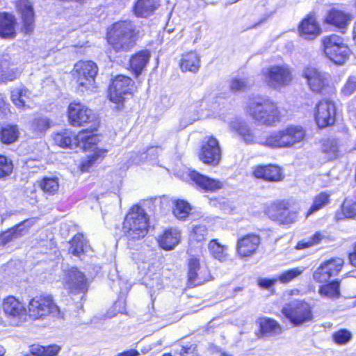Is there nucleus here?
<instances>
[{"label": "nucleus", "instance_id": "obj_35", "mask_svg": "<svg viewBox=\"0 0 356 356\" xmlns=\"http://www.w3.org/2000/svg\"><path fill=\"white\" fill-rule=\"evenodd\" d=\"M54 140L60 147L72 149L74 147H76L75 137L73 138L72 131L68 130L56 134L54 136Z\"/></svg>", "mask_w": 356, "mask_h": 356}, {"label": "nucleus", "instance_id": "obj_44", "mask_svg": "<svg viewBox=\"0 0 356 356\" xmlns=\"http://www.w3.org/2000/svg\"><path fill=\"white\" fill-rule=\"evenodd\" d=\"M106 151L105 149H95L92 154L88 156L87 159L81 163V170L83 172H88L91 166L97 161L104 157Z\"/></svg>", "mask_w": 356, "mask_h": 356}, {"label": "nucleus", "instance_id": "obj_29", "mask_svg": "<svg viewBox=\"0 0 356 356\" xmlns=\"http://www.w3.org/2000/svg\"><path fill=\"white\" fill-rule=\"evenodd\" d=\"M150 58L148 51H140L130 59V67L136 76H138L146 67Z\"/></svg>", "mask_w": 356, "mask_h": 356}, {"label": "nucleus", "instance_id": "obj_42", "mask_svg": "<svg viewBox=\"0 0 356 356\" xmlns=\"http://www.w3.org/2000/svg\"><path fill=\"white\" fill-rule=\"evenodd\" d=\"M202 117V110L195 111V107L192 106L181 118L179 129L186 128L187 126L200 120Z\"/></svg>", "mask_w": 356, "mask_h": 356}, {"label": "nucleus", "instance_id": "obj_52", "mask_svg": "<svg viewBox=\"0 0 356 356\" xmlns=\"http://www.w3.org/2000/svg\"><path fill=\"white\" fill-rule=\"evenodd\" d=\"M13 165L5 156L0 155V178L9 176L13 172Z\"/></svg>", "mask_w": 356, "mask_h": 356}, {"label": "nucleus", "instance_id": "obj_62", "mask_svg": "<svg viewBox=\"0 0 356 356\" xmlns=\"http://www.w3.org/2000/svg\"><path fill=\"white\" fill-rule=\"evenodd\" d=\"M316 13L315 11L310 12L300 22H316Z\"/></svg>", "mask_w": 356, "mask_h": 356}, {"label": "nucleus", "instance_id": "obj_21", "mask_svg": "<svg viewBox=\"0 0 356 356\" xmlns=\"http://www.w3.org/2000/svg\"><path fill=\"white\" fill-rule=\"evenodd\" d=\"M35 221L34 219L25 220L13 228L3 232L0 236V245H5L22 236L27 232L28 229L35 223Z\"/></svg>", "mask_w": 356, "mask_h": 356}, {"label": "nucleus", "instance_id": "obj_39", "mask_svg": "<svg viewBox=\"0 0 356 356\" xmlns=\"http://www.w3.org/2000/svg\"><path fill=\"white\" fill-rule=\"evenodd\" d=\"M86 248L87 243L84 236L82 234H77L72 240L69 252L74 256L79 257Z\"/></svg>", "mask_w": 356, "mask_h": 356}, {"label": "nucleus", "instance_id": "obj_20", "mask_svg": "<svg viewBox=\"0 0 356 356\" xmlns=\"http://www.w3.org/2000/svg\"><path fill=\"white\" fill-rule=\"evenodd\" d=\"M260 243V237L258 235L247 234L238 240L237 252L241 257H251L256 253Z\"/></svg>", "mask_w": 356, "mask_h": 356}, {"label": "nucleus", "instance_id": "obj_23", "mask_svg": "<svg viewBox=\"0 0 356 356\" xmlns=\"http://www.w3.org/2000/svg\"><path fill=\"white\" fill-rule=\"evenodd\" d=\"M252 174L254 177L268 181H279L283 179L281 169L273 165L256 166Z\"/></svg>", "mask_w": 356, "mask_h": 356}, {"label": "nucleus", "instance_id": "obj_27", "mask_svg": "<svg viewBox=\"0 0 356 356\" xmlns=\"http://www.w3.org/2000/svg\"><path fill=\"white\" fill-rule=\"evenodd\" d=\"M159 6V0H138L134 7L135 15L139 17H147L152 15Z\"/></svg>", "mask_w": 356, "mask_h": 356}, {"label": "nucleus", "instance_id": "obj_56", "mask_svg": "<svg viewBox=\"0 0 356 356\" xmlns=\"http://www.w3.org/2000/svg\"><path fill=\"white\" fill-rule=\"evenodd\" d=\"M356 91V76H350L341 89V93L350 96Z\"/></svg>", "mask_w": 356, "mask_h": 356}, {"label": "nucleus", "instance_id": "obj_50", "mask_svg": "<svg viewBox=\"0 0 356 356\" xmlns=\"http://www.w3.org/2000/svg\"><path fill=\"white\" fill-rule=\"evenodd\" d=\"M342 211L346 218H356V199H346L342 204Z\"/></svg>", "mask_w": 356, "mask_h": 356}, {"label": "nucleus", "instance_id": "obj_47", "mask_svg": "<svg viewBox=\"0 0 356 356\" xmlns=\"http://www.w3.org/2000/svg\"><path fill=\"white\" fill-rule=\"evenodd\" d=\"M191 208L189 204L184 200H177L173 208L174 215L182 220L188 216Z\"/></svg>", "mask_w": 356, "mask_h": 356}, {"label": "nucleus", "instance_id": "obj_22", "mask_svg": "<svg viewBox=\"0 0 356 356\" xmlns=\"http://www.w3.org/2000/svg\"><path fill=\"white\" fill-rule=\"evenodd\" d=\"M188 175L191 179L205 192H215L223 186L219 180L210 178L195 170L191 171Z\"/></svg>", "mask_w": 356, "mask_h": 356}, {"label": "nucleus", "instance_id": "obj_37", "mask_svg": "<svg viewBox=\"0 0 356 356\" xmlns=\"http://www.w3.org/2000/svg\"><path fill=\"white\" fill-rule=\"evenodd\" d=\"M17 8L22 16L23 22H32L34 19L33 5L29 0H19Z\"/></svg>", "mask_w": 356, "mask_h": 356}, {"label": "nucleus", "instance_id": "obj_60", "mask_svg": "<svg viewBox=\"0 0 356 356\" xmlns=\"http://www.w3.org/2000/svg\"><path fill=\"white\" fill-rule=\"evenodd\" d=\"M195 347L191 346L190 347L183 346L181 348L180 354L182 356H194Z\"/></svg>", "mask_w": 356, "mask_h": 356}, {"label": "nucleus", "instance_id": "obj_59", "mask_svg": "<svg viewBox=\"0 0 356 356\" xmlns=\"http://www.w3.org/2000/svg\"><path fill=\"white\" fill-rule=\"evenodd\" d=\"M0 22H15V16L6 12L0 13Z\"/></svg>", "mask_w": 356, "mask_h": 356}, {"label": "nucleus", "instance_id": "obj_4", "mask_svg": "<svg viewBox=\"0 0 356 356\" xmlns=\"http://www.w3.org/2000/svg\"><path fill=\"white\" fill-rule=\"evenodd\" d=\"M26 314L33 320H42L48 316L61 319L64 318L63 312L49 294H41L31 298L27 306Z\"/></svg>", "mask_w": 356, "mask_h": 356}, {"label": "nucleus", "instance_id": "obj_1", "mask_svg": "<svg viewBox=\"0 0 356 356\" xmlns=\"http://www.w3.org/2000/svg\"><path fill=\"white\" fill-rule=\"evenodd\" d=\"M245 111L258 124L273 127L281 121V112L275 102L265 97H254L248 100Z\"/></svg>", "mask_w": 356, "mask_h": 356}, {"label": "nucleus", "instance_id": "obj_30", "mask_svg": "<svg viewBox=\"0 0 356 356\" xmlns=\"http://www.w3.org/2000/svg\"><path fill=\"white\" fill-rule=\"evenodd\" d=\"M260 332L261 336L271 337L282 333L280 325L275 320L263 318L259 320Z\"/></svg>", "mask_w": 356, "mask_h": 356}, {"label": "nucleus", "instance_id": "obj_32", "mask_svg": "<svg viewBox=\"0 0 356 356\" xmlns=\"http://www.w3.org/2000/svg\"><path fill=\"white\" fill-rule=\"evenodd\" d=\"M200 57L196 52L191 51L182 56L181 69L184 72H196L200 67Z\"/></svg>", "mask_w": 356, "mask_h": 356}, {"label": "nucleus", "instance_id": "obj_57", "mask_svg": "<svg viewBox=\"0 0 356 356\" xmlns=\"http://www.w3.org/2000/svg\"><path fill=\"white\" fill-rule=\"evenodd\" d=\"M207 234V229L204 225H196L193 227L191 237L197 242H202L205 239Z\"/></svg>", "mask_w": 356, "mask_h": 356}, {"label": "nucleus", "instance_id": "obj_16", "mask_svg": "<svg viewBox=\"0 0 356 356\" xmlns=\"http://www.w3.org/2000/svg\"><path fill=\"white\" fill-rule=\"evenodd\" d=\"M188 282L191 286H195L203 284L208 281L209 275L207 270H201L200 255L193 254L192 250L188 249Z\"/></svg>", "mask_w": 356, "mask_h": 356}, {"label": "nucleus", "instance_id": "obj_53", "mask_svg": "<svg viewBox=\"0 0 356 356\" xmlns=\"http://www.w3.org/2000/svg\"><path fill=\"white\" fill-rule=\"evenodd\" d=\"M332 337L336 343L343 345L350 340L352 334L348 330L341 329L334 332Z\"/></svg>", "mask_w": 356, "mask_h": 356}, {"label": "nucleus", "instance_id": "obj_64", "mask_svg": "<svg viewBox=\"0 0 356 356\" xmlns=\"http://www.w3.org/2000/svg\"><path fill=\"white\" fill-rule=\"evenodd\" d=\"M158 150H159L158 147H150V148H149L147 149V153H145V152L143 153L140 155V157L143 158H143H147V154L157 153Z\"/></svg>", "mask_w": 356, "mask_h": 356}, {"label": "nucleus", "instance_id": "obj_11", "mask_svg": "<svg viewBox=\"0 0 356 356\" xmlns=\"http://www.w3.org/2000/svg\"><path fill=\"white\" fill-rule=\"evenodd\" d=\"M133 88L134 81L128 76L118 75L113 80L109 87V99L118 104L117 109H121L125 99L124 95L131 94Z\"/></svg>", "mask_w": 356, "mask_h": 356}, {"label": "nucleus", "instance_id": "obj_31", "mask_svg": "<svg viewBox=\"0 0 356 356\" xmlns=\"http://www.w3.org/2000/svg\"><path fill=\"white\" fill-rule=\"evenodd\" d=\"M354 19L353 15L338 7H332L327 11L324 22H348Z\"/></svg>", "mask_w": 356, "mask_h": 356}, {"label": "nucleus", "instance_id": "obj_24", "mask_svg": "<svg viewBox=\"0 0 356 356\" xmlns=\"http://www.w3.org/2000/svg\"><path fill=\"white\" fill-rule=\"evenodd\" d=\"M18 76L15 65L8 54L0 56V83L15 80Z\"/></svg>", "mask_w": 356, "mask_h": 356}, {"label": "nucleus", "instance_id": "obj_63", "mask_svg": "<svg viewBox=\"0 0 356 356\" xmlns=\"http://www.w3.org/2000/svg\"><path fill=\"white\" fill-rule=\"evenodd\" d=\"M349 260L353 266H356V243L354 248V251L349 254Z\"/></svg>", "mask_w": 356, "mask_h": 356}, {"label": "nucleus", "instance_id": "obj_12", "mask_svg": "<svg viewBox=\"0 0 356 356\" xmlns=\"http://www.w3.org/2000/svg\"><path fill=\"white\" fill-rule=\"evenodd\" d=\"M289 204L286 201H276L266 205L265 213L273 220L282 224H290L296 220L297 213L289 211Z\"/></svg>", "mask_w": 356, "mask_h": 356}, {"label": "nucleus", "instance_id": "obj_25", "mask_svg": "<svg viewBox=\"0 0 356 356\" xmlns=\"http://www.w3.org/2000/svg\"><path fill=\"white\" fill-rule=\"evenodd\" d=\"M229 127L232 130L237 132L247 143H257L259 144L258 140L264 138H256L248 124L241 120L236 119L232 121Z\"/></svg>", "mask_w": 356, "mask_h": 356}, {"label": "nucleus", "instance_id": "obj_14", "mask_svg": "<svg viewBox=\"0 0 356 356\" xmlns=\"http://www.w3.org/2000/svg\"><path fill=\"white\" fill-rule=\"evenodd\" d=\"M200 159L206 164L216 165L221 159V149L218 140L213 136H206L199 153Z\"/></svg>", "mask_w": 356, "mask_h": 356}, {"label": "nucleus", "instance_id": "obj_7", "mask_svg": "<svg viewBox=\"0 0 356 356\" xmlns=\"http://www.w3.org/2000/svg\"><path fill=\"white\" fill-rule=\"evenodd\" d=\"M98 67L91 60L79 61L74 67V76L76 79L78 89L81 91H92L96 88L95 76Z\"/></svg>", "mask_w": 356, "mask_h": 356}, {"label": "nucleus", "instance_id": "obj_46", "mask_svg": "<svg viewBox=\"0 0 356 356\" xmlns=\"http://www.w3.org/2000/svg\"><path fill=\"white\" fill-rule=\"evenodd\" d=\"M18 136V128L16 125H8L1 129V139L3 143H13L17 139Z\"/></svg>", "mask_w": 356, "mask_h": 356}, {"label": "nucleus", "instance_id": "obj_26", "mask_svg": "<svg viewBox=\"0 0 356 356\" xmlns=\"http://www.w3.org/2000/svg\"><path fill=\"white\" fill-rule=\"evenodd\" d=\"M180 237V232L178 229L170 228L159 236L158 243L163 250H171L179 244Z\"/></svg>", "mask_w": 356, "mask_h": 356}, {"label": "nucleus", "instance_id": "obj_40", "mask_svg": "<svg viewBox=\"0 0 356 356\" xmlns=\"http://www.w3.org/2000/svg\"><path fill=\"white\" fill-rule=\"evenodd\" d=\"M60 350V347L55 344L48 346L33 345L31 347L30 351L36 356H56Z\"/></svg>", "mask_w": 356, "mask_h": 356}, {"label": "nucleus", "instance_id": "obj_41", "mask_svg": "<svg viewBox=\"0 0 356 356\" xmlns=\"http://www.w3.org/2000/svg\"><path fill=\"white\" fill-rule=\"evenodd\" d=\"M39 187L45 193L54 195L58 191L59 183L57 177H44L38 181Z\"/></svg>", "mask_w": 356, "mask_h": 356}, {"label": "nucleus", "instance_id": "obj_54", "mask_svg": "<svg viewBox=\"0 0 356 356\" xmlns=\"http://www.w3.org/2000/svg\"><path fill=\"white\" fill-rule=\"evenodd\" d=\"M248 86L249 83L246 79L235 78L230 82V89L234 92L244 91Z\"/></svg>", "mask_w": 356, "mask_h": 356}, {"label": "nucleus", "instance_id": "obj_36", "mask_svg": "<svg viewBox=\"0 0 356 356\" xmlns=\"http://www.w3.org/2000/svg\"><path fill=\"white\" fill-rule=\"evenodd\" d=\"M319 294L329 299L338 298L340 296L339 282L334 280L328 284H323L318 289Z\"/></svg>", "mask_w": 356, "mask_h": 356}, {"label": "nucleus", "instance_id": "obj_17", "mask_svg": "<svg viewBox=\"0 0 356 356\" xmlns=\"http://www.w3.org/2000/svg\"><path fill=\"white\" fill-rule=\"evenodd\" d=\"M2 308L6 316L13 324L18 325L26 319V309L15 297L10 296L3 301Z\"/></svg>", "mask_w": 356, "mask_h": 356}, {"label": "nucleus", "instance_id": "obj_48", "mask_svg": "<svg viewBox=\"0 0 356 356\" xmlns=\"http://www.w3.org/2000/svg\"><path fill=\"white\" fill-rule=\"evenodd\" d=\"M305 268L304 267H296L289 270H287L281 273L278 280L280 282L286 284L293 280L295 278L299 277L304 272Z\"/></svg>", "mask_w": 356, "mask_h": 356}, {"label": "nucleus", "instance_id": "obj_45", "mask_svg": "<svg viewBox=\"0 0 356 356\" xmlns=\"http://www.w3.org/2000/svg\"><path fill=\"white\" fill-rule=\"evenodd\" d=\"M322 151L326 154L328 160L337 157L339 152V144L336 139H327L323 141Z\"/></svg>", "mask_w": 356, "mask_h": 356}, {"label": "nucleus", "instance_id": "obj_34", "mask_svg": "<svg viewBox=\"0 0 356 356\" xmlns=\"http://www.w3.org/2000/svg\"><path fill=\"white\" fill-rule=\"evenodd\" d=\"M299 35L307 40H312L322 33L318 24H300L298 28Z\"/></svg>", "mask_w": 356, "mask_h": 356}, {"label": "nucleus", "instance_id": "obj_9", "mask_svg": "<svg viewBox=\"0 0 356 356\" xmlns=\"http://www.w3.org/2000/svg\"><path fill=\"white\" fill-rule=\"evenodd\" d=\"M70 123L74 127L90 124L92 130L99 126L96 114L86 106L79 102L71 103L67 109Z\"/></svg>", "mask_w": 356, "mask_h": 356}, {"label": "nucleus", "instance_id": "obj_5", "mask_svg": "<svg viewBox=\"0 0 356 356\" xmlns=\"http://www.w3.org/2000/svg\"><path fill=\"white\" fill-rule=\"evenodd\" d=\"M148 221L144 209L134 206L127 214L122 226V232L129 240H139L147 233Z\"/></svg>", "mask_w": 356, "mask_h": 356}, {"label": "nucleus", "instance_id": "obj_28", "mask_svg": "<svg viewBox=\"0 0 356 356\" xmlns=\"http://www.w3.org/2000/svg\"><path fill=\"white\" fill-rule=\"evenodd\" d=\"M93 130L91 129L90 131H88V130H84L80 131L75 136V143L76 144V147H80L81 148L87 150L91 149L93 152L94 150L98 149L95 146L98 143V136L95 134H92L91 132Z\"/></svg>", "mask_w": 356, "mask_h": 356}, {"label": "nucleus", "instance_id": "obj_13", "mask_svg": "<svg viewBox=\"0 0 356 356\" xmlns=\"http://www.w3.org/2000/svg\"><path fill=\"white\" fill-rule=\"evenodd\" d=\"M337 107L335 103L330 99L320 101L315 108V120L320 128H325L334 124L336 121Z\"/></svg>", "mask_w": 356, "mask_h": 356}, {"label": "nucleus", "instance_id": "obj_51", "mask_svg": "<svg viewBox=\"0 0 356 356\" xmlns=\"http://www.w3.org/2000/svg\"><path fill=\"white\" fill-rule=\"evenodd\" d=\"M49 127V121L47 118L35 119L31 124V129L36 135L43 134Z\"/></svg>", "mask_w": 356, "mask_h": 356}, {"label": "nucleus", "instance_id": "obj_18", "mask_svg": "<svg viewBox=\"0 0 356 356\" xmlns=\"http://www.w3.org/2000/svg\"><path fill=\"white\" fill-rule=\"evenodd\" d=\"M65 287L71 293H84L87 290V280L84 274L76 268H71L64 275Z\"/></svg>", "mask_w": 356, "mask_h": 356}, {"label": "nucleus", "instance_id": "obj_55", "mask_svg": "<svg viewBox=\"0 0 356 356\" xmlns=\"http://www.w3.org/2000/svg\"><path fill=\"white\" fill-rule=\"evenodd\" d=\"M15 24H0V38L5 39L13 38L15 36Z\"/></svg>", "mask_w": 356, "mask_h": 356}, {"label": "nucleus", "instance_id": "obj_15", "mask_svg": "<svg viewBox=\"0 0 356 356\" xmlns=\"http://www.w3.org/2000/svg\"><path fill=\"white\" fill-rule=\"evenodd\" d=\"M343 265V260L340 257L325 261L315 270L313 278L317 282L326 283L330 278L339 274Z\"/></svg>", "mask_w": 356, "mask_h": 356}, {"label": "nucleus", "instance_id": "obj_33", "mask_svg": "<svg viewBox=\"0 0 356 356\" xmlns=\"http://www.w3.org/2000/svg\"><path fill=\"white\" fill-rule=\"evenodd\" d=\"M208 249L211 257L220 262H225L229 259L227 247L221 245L217 240H211L209 243Z\"/></svg>", "mask_w": 356, "mask_h": 356}, {"label": "nucleus", "instance_id": "obj_38", "mask_svg": "<svg viewBox=\"0 0 356 356\" xmlns=\"http://www.w3.org/2000/svg\"><path fill=\"white\" fill-rule=\"evenodd\" d=\"M31 92L24 88H15L11 92V99L18 108L25 107Z\"/></svg>", "mask_w": 356, "mask_h": 356}, {"label": "nucleus", "instance_id": "obj_3", "mask_svg": "<svg viewBox=\"0 0 356 356\" xmlns=\"http://www.w3.org/2000/svg\"><path fill=\"white\" fill-rule=\"evenodd\" d=\"M138 35L131 24H112L108 29L107 40L115 51H128L135 45Z\"/></svg>", "mask_w": 356, "mask_h": 356}, {"label": "nucleus", "instance_id": "obj_43", "mask_svg": "<svg viewBox=\"0 0 356 356\" xmlns=\"http://www.w3.org/2000/svg\"><path fill=\"white\" fill-rule=\"evenodd\" d=\"M330 195L327 192H322L314 198V202L308 210L307 216H309L323 209L330 202Z\"/></svg>", "mask_w": 356, "mask_h": 356}, {"label": "nucleus", "instance_id": "obj_8", "mask_svg": "<svg viewBox=\"0 0 356 356\" xmlns=\"http://www.w3.org/2000/svg\"><path fill=\"white\" fill-rule=\"evenodd\" d=\"M322 44L325 56L337 65L343 64L350 56V49L344 44L343 39L337 35L324 37Z\"/></svg>", "mask_w": 356, "mask_h": 356}, {"label": "nucleus", "instance_id": "obj_19", "mask_svg": "<svg viewBox=\"0 0 356 356\" xmlns=\"http://www.w3.org/2000/svg\"><path fill=\"white\" fill-rule=\"evenodd\" d=\"M302 74L306 79L309 88L314 92H322L327 85L326 74L314 67H306Z\"/></svg>", "mask_w": 356, "mask_h": 356}, {"label": "nucleus", "instance_id": "obj_61", "mask_svg": "<svg viewBox=\"0 0 356 356\" xmlns=\"http://www.w3.org/2000/svg\"><path fill=\"white\" fill-rule=\"evenodd\" d=\"M21 24V31L25 34H30L33 31V24Z\"/></svg>", "mask_w": 356, "mask_h": 356}, {"label": "nucleus", "instance_id": "obj_49", "mask_svg": "<svg viewBox=\"0 0 356 356\" xmlns=\"http://www.w3.org/2000/svg\"><path fill=\"white\" fill-rule=\"evenodd\" d=\"M323 238L324 236L321 232H316L312 237L299 241L296 245V249L302 250L317 245L322 241Z\"/></svg>", "mask_w": 356, "mask_h": 356}, {"label": "nucleus", "instance_id": "obj_2", "mask_svg": "<svg viewBox=\"0 0 356 356\" xmlns=\"http://www.w3.org/2000/svg\"><path fill=\"white\" fill-rule=\"evenodd\" d=\"M305 136L306 131L301 126L291 125L268 133L258 143L270 149L291 148L302 142Z\"/></svg>", "mask_w": 356, "mask_h": 356}, {"label": "nucleus", "instance_id": "obj_58", "mask_svg": "<svg viewBox=\"0 0 356 356\" xmlns=\"http://www.w3.org/2000/svg\"><path fill=\"white\" fill-rule=\"evenodd\" d=\"M277 280L278 279L260 278L258 280V284L262 288L269 289L277 282Z\"/></svg>", "mask_w": 356, "mask_h": 356}, {"label": "nucleus", "instance_id": "obj_6", "mask_svg": "<svg viewBox=\"0 0 356 356\" xmlns=\"http://www.w3.org/2000/svg\"><path fill=\"white\" fill-rule=\"evenodd\" d=\"M262 75L266 84L280 90L290 85L293 79V69L286 63L270 65L263 69Z\"/></svg>", "mask_w": 356, "mask_h": 356}, {"label": "nucleus", "instance_id": "obj_10", "mask_svg": "<svg viewBox=\"0 0 356 356\" xmlns=\"http://www.w3.org/2000/svg\"><path fill=\"white\" fill-rule=\"evenodd\" d=\"M282 313L295 326L302 325L313 319L310 305L303 301L296 300L286 304Z\"/></svg>", "mask_w": 356, "mask_h": 356}]
</instances>
